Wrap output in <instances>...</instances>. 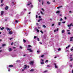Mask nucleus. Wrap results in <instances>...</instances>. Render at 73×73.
Here are the masks:
<instances>
[{"label": "nucleus", "mask_w": 73, "mask_h": 73, "mask_svg": "<svg viewBox=\"0 0 73 73\" xmlns=\"http://www.w3.org/2000/svg\"><path fill=\"white\" fill-rule=\"evenodd\" d=\"M27 50H29L30 52H33V50H32L31 49H28Z\"/></svg>", "instance_id": "nucleus-1"}, {"label": "nucleus", "mask_w": 73, "mask_h": 73, "mask_svg": "<svg viewBox=\"0 0 73 73\" xmlns=\"http://www.w3.org/2000/svg\"><path fill=\"white\" fill-rule=\"evenodd\" d=\"M34 63V62H33V61H32L30 62L29 64L31 65H33V64Z\"/></svg>", "instance_id": "nucleus-2"}, {"label": "nucleus", "mask_w": 73, "mask_h": 73, "mask_svg": "<svg viewBox=\"0 0 73 73\" xmlns=\"http://www.w3.org/2000/svg\"><path fill=\"white\" fill-rule=\"evenodd\" d=\"M13 33L11 31H10L9 33V34L10 35H12Z\"/></svg>", "instance_id": "nucleus-3"}, {"label": "nucleus", "mask_w": 73, "mask_h": 73, "mask_svg": "<svg viewBox=\"0 0 73 73\" xmlns=\"http://www.w3.org/2000/svg\"><path fill=\"white\" fill-rule=\"evenodd\" d=\"M5 10H8V6H7L5 7Z\"/></svg>", "instance_id": "nucleus-4"}, {"label": "nucleus", "mask_w": 73, "mask_h": 73, "mask_svg": "<svg viewBox=\"0 0 73 73\" xmlns=\"http://www.w3.org/2000/svg\"><path fill=\"white\" fill-rule=\"evenodd\" d=\"M4 11H2L1 12V16H2V15H3V14H4Z\"/></svg>", "instance_id": "nucleus-5"}, {"label": "nucleus", "mask_w": 73, "mask_h": 73, "mask_svg": "<svg viewBox=\"0 0 73 73\" xmlns=\"http://www.w3.org/2000/svg\"><path fill=\"white\" fill-rule=\"evenodd\" d=\"M73 38V37H71L70 38V41H73V40L72 39Z\"/></svg>", "instance_id": "nucleus-6"}, {"label": "nucleus", "mask_w": 73, "mask_h": 73, "mask_svg": "<svg viewBox=\"0 0 73 73\" xmlns=\"http://www.w3.org/2000/svg\"><path fill=\"white\" fill-rule=\"evenodd\" d=\"M72 23L70 24V25H68V27H71L72 26Z\"/></svg>", "instance_id": "nucleus-7"}, {"label": "nucleus", "mask_w": 73, "mask_h": 73, "mask_svg": "<svg viewBox=\"0 0 73 73\" xmlns=\"http://www.w3.org/2000/svg\"><path fill=\"white\" fill-rule=\"evenodd\" d=\"M7 31H11V29H9V28H7Z\"/></svg>", "instance_id": "nucleus-8"}, {"label": "nucleus", "mask_w": 73, "mask_h": 73, "mask_svg": "<svg viewBox=\"0 0 73 73\" xmlns=\"http://www.w3.org/2000/svg\"><path fill=\"white\" fill-rule=\"evenodd\" d=\"M27 68V66L26 65H25L23 67L24 69H26Z\"/></svg>", "instance_id": "nucleus-9"}, {"label": "nucleus", "mask_w": 73, "mask_h": 73, "mask_svg": "<svg viewBox=\"0 0 73 73\" xmlns=\"http://www.w3.org/2000/svg\"><path fill=\"white\" fill-rule=\"evenodd\" d=\"M54 65H55V68H57V66H56V64H54Z\"/></svg>", "instance_id": "nucleus-10"}, {"label": "nucleus", "mask_w": 73, "mask_h": 73, "mask_svg": "<svg viewBox=\"0 0 73 73\" xmlns=\"http://www.w3.org/2000/svg\"><path fill=\"white\" fill-rule=\"evenodd\" d=\"M9 67H13V65H9Z\"/></svg>", "instance_id": "nucleus-11"}, {"label": "nucleus", "mask_w": 73, "mask_h": 73, "mask_svg": "<svg viewBox=\"0 0 73 73\" xmlns=\"http://www.w3.org/2000/svg\"><path fill=\"white\" fill-rule=\"evenodd\" d=\"M65 32V30H63L62 31V33H64Z\"/></svg>", "instance_id": "nucleus-12"}, {"label": "nucleus", "mask_w": 73, "mask_h": 73, "mask_svg": "<svg viewBox=\"0 0 73 73\" xmlns=\"http://www.w3.org/2000/svg\"><path fill=\"white\" fill-rule=\"evenodd\" d=\"M7 20H8V18H5V21H7Z\"/></svg>", "instance_id": "nucleus-13"}, {"label": "nucleus", "mask_w": 73, "mask_h": 73, "mask_svg": "<svg viewBox=\"0 0 73 73\" xmlns=\"http://www.w3.org/2000/svg\"><path fill=\"white\" fill-rule=\"evenodd\" d=\"M2 46H6V44H3L2 45Z\"/></svg>", "instance_id": "nucleus-14"}, {"label": "nucleus", "mask_w": 73, "mask_h": 73, "mask_svg": "<svg viewBox=\"0 0 73 73\" xmlns=\"http://www.w3.org/2000/svg\"><path fill=\"white\" fill-rule=\"evenodd\" d=\"M70 45H69L68 46H67L66 48V49H67V48H69V47H70Z\"/></svg>", "instance_id": "nucleus-15"}, {"label": "nucleus", "mask_w": 73, "mask_h": 73, "mask_svg": "<svg viewBox=\"0 0 73 73\" xmlns=\"http://www.w3.org/2000/svg\"><path fill=\"white\" fill-rule=\"evenodd\" d=\"M60 11H57L56 12V13H60Z\"/></svg>", "instance_id": "nucleus-16"}, {"label": "nucleus", "mask_w": 73, "mask_h": 73, "mask_svg": "<svg viewBox=\"0 0 73 73\" xmlns=\"http://www.w3.org/2000/svg\"><path fill=\"white\" fill-rule=\"evenodd\" d=\"M61 25V22H58V25L59 26V25Z\"/></svg>", "instance_id": "nucleus-17"}, {"label": "nucleus", "mask_w": 73, "mask_h": 73, "mask_svg": "<svg viewBox=\"0 0 73 73\" xmlns=\"http://www.w3.org/2000/svg\"><path fill=\"white\" fill-rule=\"evenodd\" d=\"M4 29V27H2V28H1V30H3V29Z\"/></svg>", "instance_id": "nucleus-18"}, {"label": "nucleus", "mask_w": 73, "mask_h": 73, "mask_svg": "<svg viewBox=\"0 0 73 73\" xmlns=\"http://www.w3.org/2000/svg\"><path fill=\"white\" fill-rule=\"evenodd\" d=\"M61 7H62V6L58 7L57 8V9H59V8H61Z\"/></svg>", "instance_id": "nucleus-19"}, {"label": "nucleus", "mask_w": 73, "mask_h": 73, "mask_svg": "<svg viewBox=\"0 0 73 73\" xmlns=\"http://www.w3.org/2000/svg\"><path fill=\"white\" fill-rule=\"evenodd\" d=\"M42 27H43L44 28L46 27V26H45V25H43Z\"/></svg>", "instance_id": "nucleus-20"}, {"label": "nucleus", "mask_w": 73, "mask_h": 73, "mask_svg": "<svg viewBox=\"0 0 73 73\" xmlns=\"http://www.w3.org/2000/svg\"><path fill=\"white\" fill-rule=\"evenodd\" d=\"M9 52H10V51H11V50H12V49H11V48H9Z\"/></svg>", "instance_id": "nucleus-21"}, {"label": "nucleus", "mask_w": 73, "mask_h": 73, "mask_svg": "<svg viewBox=\"0 0 73 73\" xmlns=\"http://www.w3.org/2000/svg\"><path fill=\"white\" fill-rule=\"evenodd\" d=\"M41 20H42V19H40L39 20H38V22H40V21H41Z\"/></svg>", "instance_id": "nucleus-22"}, {"label": "nucleus", "mask_w": 73, "mask_h": 73, "mask_svg": "<svg viewBox=\"0 0 73 73\" xmlns=\"http://www.w3.org/2000/svg\"><path fill=\"white\" fill-rule=\"evenodd\" d=\"M30 4H32V3H30L28 4H27L28 5H29Z\"/></svg>", "instance_id": "nucleus-23"}, {"label": "nucleus", "mask_w": 73, "mask_h": 73, "mask_svg": "<svg viewBox=\"0 0 73 73\" xmlns=\"http://www.w3.org/2000/svg\"><path fill=\"white\" fill-rule=\"evenodd\" d=\"M70 58H72V55H70Z\"/></svg>", "instance_id": "nucleus-24"}, {"label": "nucleus", "mask_w": 73, "mask_h": 73, "mask_svg": "<svg viewBox=\"0 0 73 73\" xmlns=\"http://www.w3.org/2000/svg\"><path fill=\"white\" fill-rule=\"evenodd\" d=\"M15 22H16V23H18L19 22L18 21H17V20H16L15 21Z\"/></svg>", "instance_id": "nucleus-25"}, {"label": "nucleus", "mask_w": 73, "mask_h": 73, "mask_svg": "<svg viewBox=\"0 0 73 73\" xmlns=\"http://www.w3.org/2000/svg\"><path fill=\"white\" fill-rule=\"evenodd\" d=\"M23 41L24 42H26V41L24 39H23Z\"/></svg>", "instance_id": "nucleus-26"}, {"label": "nucleus", "mask_w": 73, "mask_h": 73, "mask_svg": "<svg viewBox=\"0 0 73 73\" xmlns=\"http://www.w3.org/2000/svg\"><path fill=\"white\" fill-rule=\"evenodd\" d=\"M3 5H4V4L2 3L1 4V7H2V6H3Z\"/></svg>", "instance_id": "nucleus-27"}, {"label": "nucleus", "mask_w": 73, "mask_h": 73, "mask_svg": "<svg viewBox=\"0 0 73 73\" xmlns=\"http://www.w3.org/2000/svg\"><path fill=\"white\" fill-rule=\"evenodd\" d=\"M40 32L42 34H44V33L43 32H42V31H40Z\"/></svg>", "instance_id": "nucleus-28"}, {"label": "nucleus", "mask_w": 73, "mask_h": 73, "mask_svg": "<svg viewBox=\"0 0 73 73\" xmlns=\"http://www.w3.org/2000/svg\"><path fill=\"white\" fill-rule=\"evenodd\" d=\"M36 31L37 32H39V30L38 29H36Z\"/></svg>", "instance_id": "nucleus-29"}, {"label": "nucleus", "mask_w": 73, "mask_h": 73, "mask_svg": "<svg viewBox=\"0 0 73 73\" xmlns=\"http://www.w3.org/2000/svg\"><path fill=\"white\" fill-rule=\"evenodd\" d=\"M33 70H33V69H31V70H30V71L31 72H32V71H33Z\"/></svg>", "instance_id": "nucleus-30"}, {"label": "nucleus", "mask_w": 73, "mask_h": 73, "mask_svg": "<svg viewBox=\"0 0 73 73\" xmlns=\"http://www.w3.org/2000/svg\"><path fill=\"white\" fill-rule=\"evenodd\" d=\"M48 62V60H46V61H45V62L46 63V62Z\"/></svg>", "instance_id": "nucleus-31"}, {"label": "nucleus", "mask_w": 73, "mask_h": 73, "mask_svg": "<svg viewBox=\"0 0 73 73\" xmlns=\"http://www.w3.org/2000/svg\"><path fill=\"white\" fill-rule=\"evenodd\" d=\"M66 52H69V51L68 50H67L66 51Z\"/></svg>", "instance_id": "nucleus-32"}, {"label": "nucleus", "mask_w": 73, "mask_h": 73, "mask_svg": "<svg viewBox=\"0 0 73 73\" xmlns=\"http://www.w3.org/2000/svg\"><path fill=\"white\" fill-rule=\"evenodd\" d=\"M41 64H44V62H41Z\"/></svg>", "instance_id": "nucleus-33"}, {"label": "nucleus", "mask_w": 73, "mask_h": 73, "mask_svg": "<svg viewBox=\"0 0 73 73\" xmlns=\"http://www.w3.org/2000/svg\"><path fill=\"white\" fill-rule=\"evenodd\" d=\"M58 51H60V50H61V48H59L58 49Z\"/></svg>", "instance_id": "nucleus-34"}, {"label": "nucleus", "mask_w": 73, "mask_h": 73, "mask_svg": "<svg viewBox=\"0 0 73 73\" xmlns=\"http://www.w3.org/2000/svg\"><path fill=\"white\" fill-rule=\"evenodd\" d=\"M20 62V61L19 60H18L17 61V62Z\"/></svg>", "instance_id": "nucleus-35"}, {"label": "nucleus", "mask_w": 73, "mask_h": 73, "mask_svg": "<svg viewBox=\"0 0 73 73\" xmlns=\"http://www.w3.org/2000/svg\"><path fill=\"white\" fill-rule=\"evenodd\" d=\"M31 8H33V5H31Z\"/></svg>", "instance_id": "nucleus-36"}, {"label": "nucleus", "mask_w": 73, "mask_h": 73, "mask_svg": "<svg viewBox=\"0 0 73 73\" xmlns=\"http://www.w3.org/2000/svg\"><path fill=\"white\" fill-rule=\"evenodd\" d=\"M54 24H52V27H53V26H54Z\"/></svg>", "instance_id": "nucleus-37"}, {"label": "nucleus", "mask_w": 73, "mask_h": 73, "mask_svg": "<svg viewBox=\"0 0 73 73\" xmlns=\"http://www.w3.org/2000/svg\"><path fill=\"white\" fill-rule=\"evenodd\" d=\"M47 4H50V3L49 2H47Z\"/></svg>", "instance_id": "nucleus-38"}, {"label": "nucleus", "mask_w": 73, "mask_h": 73, "mask_svg": "<svg viewBox=\"0 0 73 73\" xmlns=\"http://www.w3.org/2000/svg\"><path fill=\"white\" fill-rule=\"evenodd\" d=\"M37 41H40V40L39 39V38H37Z\"/></svg>", "instance_id": "nucleus-39"}, {"label": "nucleus", "mask_w": 73, "mask_h": 73, "mask_svg": "<svg viewBox=\"0 0 73 73\" xmlns=\"http://www.w3.org/2000/svg\"><path fill=\"white\" fill-rule=\"evenodd\" d=\"M68 35H70V33L68 32Z\"/></svg>", "instance_id": "nucleus-40"}, {"label": "nucleus", "mask_w": 73, "mask_h": 73, "mask_svg": "<svg viewBox=\"0 0 73 73\" xmlns=\"http://www.w3.org/2000/svg\"><path fill=\"white\" fill-rule=\"evenodd\" d=\"M13 42H12L11 44V45H13Z\"/></svg>", "instance_id": "nucleus-41"}, {"label": "nucleus", "mask_w": 73, "mask_h": 73, "mask_svg": "<svg viewBox=\"0 0 73 73\" xmlns=\"http://www.w3.org/2000/svg\"><path fill=\"white\" fill-rule=\"evenodd\" d=\"M47 67H50V66L49 65H48L47 66Z\"/></svg>", "instance_id": "nucleus-42"}, {"label": "nucleus", "mask_w": 73, "mask_h": 73, "mask_svg": "<svg viewBox=\"0 0 73 73\" xmlns=\"http://www.w3.org/2000/svg\"><path fill=\"white\" fill-rule=\"evenodd\" d=\"M36 18H38V16L37 15H36Z\"/></svg>", "instance_id": "nucleus-43"}, {"label": "nucleus", "mask_w": 73, "mask_h": 73, "mask_svg": "<svg viewBox=\"0 0 73 73\" xmlns=\"http://www.w3.org/2000/svg\"><path fill=\"white\" fill-rule=\"evenodd\" d=\"M71 51H73V49H72V48H71Z\"/></svg>", "instance_id": "nucleus-44"}, {"label": "nucleus", "mask_w": 73, "mask_h": 73, "mask_svg": "<svg viewBox=\"0 0 73 73\" xmlns=\"http://www.w3.org/2000/svg\"><path fill=\"white\" fill-rule=\"evenodd\" d=\"M41 60L42 61V62H43V61H44V60H42V59H41Z\"/></svg>", "instance_id": "nucleus-45"}, {"label": "nucleus", "mask_w": 73, "mask_h": 73, "mask_svg": "<svg viewBox=\"0 0 73 73\" xmlns=\"http://www.w3.org/2000/svg\"><path fill=\"white\" fill-rule=\"evenodd\" d=\"M3 0H2L1 1V3H3Z\"/></svg>", "instance_id": "nucleus-46"}, {"label": "nucleus", "mask_w": 73, "mask_h": 73, "mask_svg": "<svg viewBox=\"0 0 73 73\" xmlns=\"http://www.w3.org/2000/svg\"><path fill=\"white\" fill-rule=\"evenodd\" d=\"M40 13H41V14H43V13L41 11H40Z\"/></svg>", "instance_id": "nucleus-47"}, {"label": "nucleus", "mask_w": 73, "mask_h": 73, "mask_svg": "<svg viewBox=\"0 0 73 73\" xmlns=\"http://www.w3.org/2000/svg\"><path fill=\"white\" fill-rule=\"evenodd\" d=\"M38 18H39V19H40V18H41V16H39Z\"/></svg>", "instance_id": "nucleus-48"}, {"label": "nucleus", "mask_w": 73, "mask_h": 73, "mask_svg": "<svg viewBox=\"0 0 73 73\" xmlns=\"http://www.w3.org/2000/svg\"><path fill=\"white\" fill-rule=\"evenodd\" d=\"M65 23V21L62 22V23H63V24H64V23Z\"/></svg>", "instance_id": "nucleus-49"}, {"label": "nucleus", "mask_w": 73, "mask_h": 73, "mask_svg": "<svg viewBox=\"0 0 73 73\" xmlns=\"http://www.w3.org/2000/svg\"><path fill=\"white\" fill-rule=\"evenodd\" d=\"M28 46L29 47H30V46H31V45H28Z\"/></svg>", "instance_id": "nucleus-50"}, {"label": "nucleus", "mask_w": 73, "mask_h": 73, "mask_svg": "<svg viewBox=\"0 0 73 73\" xmlns=\"http://www.w3.org/2000/svg\"><path fill=\"white\" fill-rule=\"evenodd\" d=\"M62 18H61L60 19V21H62Z\"/></svg>", "instance_id": "nucleus-51"}, {"label": "nucleus", "mask_w": 73, "mask_h": 73, "mask_svg": "<svg viewBox=\"0 0 73 73\" xmlns=\"http://www.w3.org/2000/svg\"><path fill=\"white\" fill-rule=\"evenodd\" d=\"M43 56H44V55H43L41 56V57H43Z\"/></svg>", "instance_id": "nucleus-52"}, {"label": "nucleus", "mask_w": 73, "mask_h": 73, "mask_svg": "<svg viewBox=\"0 0 73 73\" xmlns=\"http://www.w3.org/2000/svg\"><path fill=\"white\" fill-rule=\"evenodd\" d=\"M58 31V29L57 28L56 29V31Z\"/></svg>", "instance_id": "nucleus-53"}, {"label": "nucleus", "mask_w": 73, "mask_h": 73, "mask_svg": "<svg viewBox=\"0 0 73 73\" xmlns=\"http://www.w3.org/2000/svg\"><path fill=\"white\" fill-rule=\"evenodd\" d=\"M37 53H39V52H40V51H37Z\"/></svg>", "instance_id": "nucleus-54"}, {"label": "nucleus", "mask_w": 73, "mask_h": 73, "mask_svg": "<svg viewBox=\"0 0 73 73\" xmlns=\"http://www.w3.org/2000/svg\"><path fill=\"white\" fill-rule=\"evenodd\" d=\"M20 48L21 49H22V47L21 46H20Z\"/></svg>", "instance_id": "nucleus-55"}, {"label": "nucleus", "mask_w": 73, "mask_h": 73, "mask_svg": "<svg viewBox=\"0 0 73 73\" xmlns=\"http://www.w3.org/2000/svg\"><path fill=\"white\" fill-rule=\"evenodd\" d=\"M39 43L40 44H42V43H41V42H39Z\"/></svg>", "instance_id": "nucleus-56"}, {"label": "nucleus", "mask_w": 73, "mask_h": 73, "mask_svg": "<svg viewBox=\"0 0 73 73\" xmlns=\"http://www.w3.org/2000/svg\"><path fill=\"white\" fill-rule=\"evenodd\" d=\"M56 31V30L55 29L54 30V32H55Z\"/></svg>", "instance_id": "nucleus-57"}, {"label": "nucleus", "mask_w": 73, "mask_h": 73, "mask_svg": "<svg viewBox=\"0 0 73 73\" xmlns=\"http://www.w3.org/2000/svg\"><path fill=\"white\" fill-rule=\"evenodd\" d=\"M41 9H42V11H44V9H43L42 8Z\"/></svg>", "instance_id": "nucleus-58"}, {"label": "nucleus", "mask_w": 73, "mask_h": 73, "mask_svg": "<svg viewBox=\"0 0 73 73\" xmlns=\"http://www.w3.org/2000/svg\"><path fill=\"white\" fill-rule=\"evenodd\" d=\"M47 72V71L46 70L44 71V72Z\"/></svg>", "instance_id": "nucleus-59"}, {"label": "nucleus", "mask_w": 73, "mask_h": 73, "mask_svg": "<svg viewBox=\"0 0 73 73\" xmlns=\"http://www.w3.org/2000/svg\"><path fill=\"white\" fill-rule=\"evenodd\" d=\"M38 25V23H36V25Z\"/></svg>", "instance_id": "nucleus-60"}, {"label": "nucleus", "mask_w": 73, "mask_h": 73, "mask_svg": "<svg viewBox=\"0 0 73 73\" xmlns=\"http://www.w3.org/2000/svg\"><path fill=\"white\" fill-rule=\"evenodd\" d=\"M69 31H70V30H68L67 31V32H69Z\"/></svg>", "instance_id": "nucleus-61"}, {"label": "nucleus", "mask_w": 73, "mask_h": 73, "mask_svg": "<svg viewBox=\"0 0 73 73\" xmlns=\"http://www.w3.org/2000/svg\"><path fill=\"white\" fill-rule=\"evenodd\" d=\"M8 71H9V72H10V69H9L8 70Z\"/></svg>", "instance_id": "nucleus-62"}, {"label": "nucleus", "mask_w": 73, "mask_h": 73, "mask_svg": "<svg viewBox=\"0 0 73 73\" xmlns=\"http://www.w3.org/2000/svg\"><path fill=\"white\" fill-rule=\"evenodd\" d=\"M72 60H73V59H70V61H72Z\"/></svg>", "instance_id": "nucleus-63"}, {"label": "nucleus", "mask_w": 73, "mask_h": 73, "mask_svg": "<svg viewBox=\"0 0 73 73\" xmlns=\"http://www.w3.org/2000/svg\"><path fill=\"white\" fill-rule=\"evenodd\" d=\"M34 38L35 39V38H36V37H34Z\"/></svg>", "instance_id": "nucleus-64"}]
</instances>
